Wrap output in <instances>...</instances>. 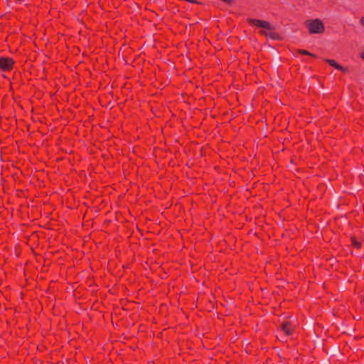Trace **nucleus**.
I'll return each instance as SVG.
<instances>
[{
	"label": "nucleus",
	"instance_id": "nucleus-13",
	"mask_svg": "<svg viewBox=\"0 0 364 364\" xmlns=\"http://www.w3.org/2000/svg\"><path fill=\"white\" fill-rule=\"evenodd\" d=\"M360 57L364 60V51H362L360 53Z\"/></svg>",
	"mask_w": 364,
	"mask_h": 364
},
{
	"label": "nucleus",
	"instance_id": "nucleus-4",
	"mask_svg": "<svg viewBox=\"0 0 364 364\" xmlns=\"http://www.w3.org/2000/svg\"><path fill=\"white\" fill-rule=\"evenodd\" d=\"M280 328L286 336H291L293 333V330L291 329V323L290 321L283 322L280 325Z\"/></svg>",
	"mask_w": 364,
	"mask_h": 364
},
{
	"label": "nucleus",
	"instance_id": "nucleus-2",
	"mask_svg": "<svg viewBox=\"0 0 364 364\" xmlns=\"http://www.w3.org/2000/svg\"><path fill=\"white\" fill-rule=\"evenodd\" d=\"M246 21L250 26H257L267 31H274L275 29L274 26L269 21L264 20L247 18Z\"/></svg>",
	"mask_w": 364,
	"mask_h": 364
},
{
	"label": "nucleus",
	"instance_id": "nucleus-7",
	"mask_svg": "<svg viewBox=\"0 0 364 364\" xmlns=\"http://www.w3.org/2000/svg\"><path fill=\"white\" fill-rule=\"evenodd\" d=\"M351 245L355 249H360L362 247V242L357 240L355 236H351Z\"/></svg>",
	"mask_w": 364,
	"mask_h": 364
},
{
	"label": "nucleus",
	"instance_id": "nucleus-1",
	"mask_svg": "<svg viewBox=\"0 0 364 364\" xmlns=\"http://www.w3.org/2000/svg\"><path fill=\"white\" fill-rule=\"evenodd\" d=\"M304 23L311 34H321L325 31L324 24L320 18L306 20Z\"/></svg>",
	"mask_w": 364,
	"mask_h": 364
},
{
	"label": "nucleus",
	"instance_id": "nucleus-3",
	"mask_svg": "<svg viewBox=\"0 0 364 364\" xmlns=\"http://www.w3.org/2000/svg\"><path fill=\"white\" fill-rule=\"evenodd\" d=\"M15 60L11 57H0V70L4 72H10L14 68Z\"/></svg>",
	"mask_w": 364,
	"mask_h": 364
},
{
	"label": "nucleus",
	"instance_id": "nucleus-12",
	"mask_svg": "<svg viewBox=\"0 0 364 364\" xmlns=\"http://www.w3.org/2000/svg\"><path fill=\"white\" fill-rule=\"evenodd\" d=\"M360 23L362 26H364V16H363L361 18H360Z\"/></svg>",
	"mask_w": 364,
	"mask_h": 364
},
{
	"label": "nucleus",
	"instance_id": "nucleus-8",
	"mask_svg": "<svg viewBox=\"0 0 364 364\" xmlns=\"http://www.w3.org/2000/svg\"><path fill=\"white\" fill-rule=\"evenodd\" d=\"M323 60L328 63L329 65L333 67L334 68H336L337 70V68H338L339 66V63H337L335 60L333 59H328V58H325L323 59Z\"/></svg>",
	"mask_w": 364,
	"mask_h": 364
},
{
	"label": "nucleus",
	"instance_id": "nucleus-10",
	"mask_svg": "<svg viewBox=\"0 0 364 364\" xmlns=\"http://www.w3.org/2000/svg\"><path fill=\"white\" fill-rule=\"evenodd\" d=\"M226 4H230L233 0H221Z\"/></svg>",
	"mask_w": 364,
	"mask_h": 364
},
{
	"label": "nucleus",
	"instance_id": "nucleus-9",
	"mask_svg": "<svg viewBox=\"0 0 364 364\" xmlns=\"http://www.w3.org/2000/svg\"><path fill=\"white\" fill-rule=\"evenodd\" d=\"M337 70L341 71L343 73H346L348 72V68L347 67L342 66L341 65H339Z\"/></svg>",
	"mask_w": 364,
	"mask_h": 364
},
{
	"label": "nucleus",
	"instance_id": "nucleus-6",
	"mask_svg": "<svg viewBox=\"0 0 364 364\" xmlns=\"http://www.w3.org/2000/svg\"><path fill=\"white\" fill-rule=\"evenodd\" d=\"M296 52H297V53L302 55H309V56L313 57L314 58H318V55H316V54L310 53L309 51L304 50V49H298L296 50Z\"/></svg>",
	"mask_w": 364,
	"mask_h": 364
},
{
	"label": "nucleus",
	"instance_id": "nucleus-5",
	"mask_svg": "<svg viewBox=\"0 0 364 364\" xmlns=\"http://www.w3.org/2000/svg\"><path fill=\"white\" fill-rule=\"evenodd\" d=\"M259 34L262 36H266V37H269V38H271L272 40H276V41L282 40L281 36L279 33H275V32H267L265 31H260Z\"/></svg>",
	"mask_w": 364,
	"mask_h": 364
},
{
	"label": "nucleus",
	"instance_id": "nucleus-11",
	"mask_svg": "<svg viewBox=\"0 0 364 364\" xmlns=\"http://www.w3.org/2000/svg\"><path fill=\"white\" fill-rule=\"evenodd\" d=\"M337 352H338V348L336 346H334L331 353H337Z\"/></svg>",
	"mask_w": 364,
	"mask_h": 364
}]
</instances>
